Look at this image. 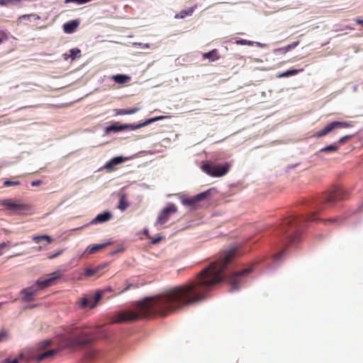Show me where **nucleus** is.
Listing matches in <instances>:
<instances>
[{
    "label": "nucleus",
    "instance_id": "37998d69",
    "mask_svg": "<svg viewBox=\"0 0 363 363\" xmlns=\"http://www.w3.org/2000/svg\"><path fill=\"white\" fill-rule=\"evenodd\" d=\"M9 246V242H4L0 244V255L2 254L1 250Z\"/></svg>",
    "mask_w": 363,
    "mask_h": 363
},
{
    "label": "nucleus",
    "instance_id": "a878e982",
    "mask_svg": "<svg viewBox=\"0 0 363 363\" xmlns=\"http://www.w3.org/2000/svg\"><path fill=\"white\" fill-rule=\"evenodd\" d=\"M338 147L335 144L329 145L320 150L321 152H335Z\"/></svg>",
    "mask_w": 363,
    "mask_h": 363
},
{
    "label": "nucleus",
    "instance_id": "1a4fd4ad",
    "mask_svg": "<svg viewBox=\"0 0 363 363\" xmlns=\"http://www.w3.org/2000/svg\"><path fill=\"white\" fill-rule=\"evenodd\" d=\"M113 215L109 211H104L102 213L97 215L94 219H92L90 222V224H96V223H103L108 221Z\"/></svg>",
    "mask_w": 363,
    "mask_h": 363
},
{
    "label": "nucleus",
    "instance_id": "bb28decb",
    "mask_svg": "<svg viewBox=\"0 0 363 363\" xmlns=\"http://www.w3.org/2000/svg\"><path fill=\"white\" fill-rule=\"evenodd\" d=\"M128 203L122 198L119 201L118 208L121 211H124L128 207Z\"/></svg>",
    "mask_w": 363,
    "mask_h": 363
},
{
    "label": "nucleus",
    "instance_id": "a211bd4d",
    "mask_svg": "<svg viewBox=\"0 0 363 363\" xmlns=\"http://www.w3.org/2000/svg\"><path fill=\"white\" fill-rule=\"evenodd\" d=\"M103 269H104L103 266H98V267H95L94 269L87 268L84 271V275L86 277L94 276V274H96L97 273H99Z\"/></svg>",
    "mask_w": 363,
    "mask_h": 363
},
{
    "label": "nucleus",
    "instance_id": "aec40b11",
    "mask_svg": "<svg viewBox=\"0 0 363 363\" xmlns=\"http://www.w3.org/2000/svg\"><path fill=\"white\" fill-rule=\"evenodd\" d=\"M129 77L124 75V74H116L113 76V80L118 84H124L125 83L128 79Z\"/></svg>",
    "mask_w": 363,
    "mask_h": 363
},
{
    "label": "nucleus",
    "instance_id": "f704fd0d",
    "mask_svg": "<svg viewBox=\"0 0 363 363\" xmlns=\"http://www.w3.org/2000/svg\"><path fill=\"white\" fill-rule=\"evenodd\" d=\"M21 0H0V5L4 6L8 4H17Z\"/></svg>",
    "mask_w": 363,
    "mask_h": 363
},
{
    "label": "nucleus",
    "instance_id": "4c0bfd02",
    "mask_svg": "<svg viewBox=\"0 0 363 363\" xmlns=\"http://www.w3.org/2000/svg\"><path fill=\"white\" fill-rule=\"evenodd\" d=\"M236 43L238 45H252L255 43L252 41L247 40H238L236 41Z\"/></svg>",
    "mask_w": 363,
    "mask_h": 363
},
{
    "label": "nucleus",
    "instance_id": "412c9836",
    "mask_svg": "<svg viewBox=\"0 0 363 363\" xmlns=\"http://www.w3.org/2000/svg\"><path fill=\"white\" fill-rule=\"evenodd\" d=\"M333 125L334 127V129L335 128H348L351 127L352 123L351 122H346V121H333L332 122Z\"/></svg>",
    "mask_w": 363,
    "mask_h": 363
},
{
    "label": "nucleus",
    "instance_id": "6e6552de",
    "mask_svg": "<svg viewBox=\"0 0 363 363\" xmlns=\"http://www.w3.org/2000/svg\"><path fill=\"white\" fill-rule=\"evenodd\" d=\"M211 194V189L198 194L197 195L190 197L186 198L184 196H180L181 202L184 206H192L197 203L198 202L203 201L208 198Z\"/></svg>",
    "mask_w": 363,
    "mask_h": 363
},
{
    "label": "nucleus",
    "instance_id": "680f3d73",
    "mask_svg": "<svg viewBox=\"0 0 363 363\" xmlns=\"http://www.w3.org/2000/svg\"><path fill=\"white\" fill-rule=\"evenodd\" d=\"M22 255L21 253H18V254H16V256H18V255Z\"/></svg>",
    "mask_w": 363,
    "mask_h": 363
},
{
    "label": "nucleus",
    "instance_id": "c03bdc74",
    "mask_svg": "<svg viewBox=\"0 0 363 363\" xmlns=\"http://www.w3.org/2000/svg\"><path fill=\"white\" fill-rule=\"evenodd\" d=\"M350 138H351V135H345L344 137L340 138L339 139L338 142L340 143H345L346 140H347Z\"/></svg>",
    "mask_w": 363,
    "mask_h": 363
},
{
    "label": "nucleus",
    "instance_id": "dca6fc26",
    "mask_svg": "<svg viewBox=\"0 0 363 363\" xmlns=\"http://www.w3.org/2000/svg\"><path fill=\"white\" fill-rule=\"evenodd\" d=\"M341 199L340 193L337 191L335 192L330 193L325 196V201L328 203H333Z\"/></svg>",
    "mask_w": 363,
    "mask_h": 363
},
{
    "label": "nucleus",
    "instance_id": "ddd939ff",
    "mask_svg": "<svg viewBox=\"0 0 363 363\" xmlns=\"http://www.w3.org/2000/svg\"><path fill=\"white\" fill-rule=\"evenodd\" d=\"M123 124L114 123L106 128V133H109L111 132H119L125 130Z\"/></svg>",
    "mask_w": 363,
    "mask_h": 363
},
{
    "label": "nucleus",
    "instance_id": "603ef678",
    "mask_svg": "<svg viewBox=\"0 0 363 363\" xmlns=\"http://www.w3.org/2000/svg\"><path fill=\"white\" fill-rule=\"evenodd\" d=\"M296 238L295 236H291L289 238V240L290 242H294L296 241Z\"/></svg>",
    "mask_w": 363,
    "mask_h": 363
},
{
    "label": "nucleus",
    "instance_id": "2eb2a0df",
    "mask_svg": "<svg viewBox=\"0 0 363 363\" xmlns=\"http://www.w3.org/2000/svg\"><path fill=\"white\" fill-rule=\"evenodd\" d=\"M96 305V304H94V298L92 296L84 297L80 302V306L82 307H89L92 308Z\"/></svg>",
    "mask_w": 363,
    "mask_h": 363
},
{
    "label": "nucleus",
    "instance_id": "09e8293b",
    "mask_svg": "<svg viewBox=\"0 0 363 363\" xmlns=\"http://www.w3.org/2000/svg\"><path fill=\"white\" fill-rule=\"evenodd\" d=\"M284 253V251H282V252H279V253H278V254H277V255L274 256V259H275L276 260H279V259L283 256Z\"/></svg>",
    "mask_w": 363,
    "mask_h": 363
},
{
    "label": "nucleus",
    "instance_id": "49530a36",
    "mask_svg": "<svg viewBox=\"0 0 363 363\" xmlns=\"http://www.w3.org/2000/svg\"><path fill=\"white\" fill-rule=\"evenodd\" d=\"M42 183H43V182H42L41 180H35V181H33V182H31V186H37L40 185Z\"/></svg>",
    "mask_w": 363,
    "mask_h": 363
},
{
    "label": "nucleus",
    "instance_id": "6e6d98bb",
    "mask_svg": "<svg viewBox=\"0 0 363 363\" xmlns=\"http://www.w3.org/2000/svg\"><path fill=\"white\" fill-rule=\"evenodd\" d=\"M256 43V45H257L258 47L263 48V47H264V46H265V45H264V44H262V43H258V42H257V43Z\"/></svg>",
    "mask_w": 363,
    "mask_h": 363
},
{
    "label": "nucleus",
    "instance_id": "393cba45",
    "mask_svg": "<svg viewBox=\"0 0 363 363\" xmlns=\"http://www.w3.org/2000/svg\"><path fill=\"white\" fill-rule=\"evenodd\" d=\"M166 116H157V117L149 118V119L146 120L145 121H144L143 123H142L143 126H145V125L150 124L153 122L162 120V119L164 118Z\"/></svg>",
    "mask_w": 363,
    "mask_h": 363
},
{
    "label": "nucleus",
    "instance_id": "f257e3e1",
    "mask_svg": "<svg viewBox=\"0 0 363 363\" xmlns=\"http://www.w3.org/2000/svg\"><path fill=\"white\" fill-rule=\"evenodd\" d=\"M236 252L235 248L225 252L217 261L198 274L196 281L174 287L155 297L145 298L137 302L133 308L119 313L114 322L135 321L155 314L164 315L179 309L182 303L190 304L203 300L206 291L227 278L225 271Z\"/></svg>",
    "mask_w": 363,
    "mask_h": 363
},
{
    "label": "nucleus",
    "instance_id": "a18cd8bd",
    "mask_svg": "<svg viewBox=\"0 0 363 363\" xmlns=\"http://www.w3.org/2000/svg\"><path fill=\"white\" fill-rule=\"evenodd\" d=\"M42 240H45L48 242H51L52 240V238L50 236H49V235H43Z\"/></svg>",
    "mask_w": 363,
    "mask_h": 363
},
{
    "label": "nucleus",
    "instance_id": "e2e57ef3",
    "mask_svg": "<svg viewBox=\"0 0 363 363\" xmlns=\"http://www.w3.org/2000/svg\"><path fill=\"white\" fill-rule=\"evenodd\" d=\"M1 43V40L0 39V43Z\"/></svg>",
    "mask_w": 363,
    "mask_h": 363
},
{
    "label": "nucleus",
    "instance_id": "864d4df0",
    "mask_svg": "<svg viewBox=\"0 0 363 363\" xmlns=\"http://www.w3.org/2000/svg\"><path fill=\"white\" fill-rule=\"evenodd\" d=\"M355 22L358 24H363V20H361L359 18L354 19Z\"/></svg>",
    "mask_w": 363,
    "mask_h": 363
},
{
    "label": "nucleus",
    "instance_id": "bf43d9fd",
    "mask_svg": "<svg viewBox=\"0 0 363 363\" xmlns=\"http://www.w3.org/2000/svg\"><path fill=\"white\" fill-rule=\"evenodd\" d=\"M43 247L41 246H39L37 247V250H42Z\"/></svg>",
    "mask_w": 363,
    "mask_h": 363
},
{
    "label": "nucleus",
    "instance_id": "f3484780",
    "mask_svg": "<svg viewBox=\"0 0 363 363\" xmlns=\"http://www.w3.org/2000/svg\"><path fill=\"white\" fill-rule=\"evenodd\" d=\"M195 7L196 6H191V7L189 8L188 9L182 10V11H180L179 13H178V14H177L175 16V18H185L187 16L191 15L192 13L194 12V9H195Z\"/></svg>",
    "mask_w": 363,
    "mask_h": 363
},
{
    "label": "nucleus",
    "instance_id": "13d9d810",
    "mask_svg": "<svg viewBox=\"0 0 363 363\" xmlns=\"http://www.w3.org/2000/svg\"><path fill=\"white\" fill-rule=\"evenodd\" d=\"M148 230L147 229L144 230V234L147 235Z\"/></svg>",
    "mask_w": 363,
    "mask_h": 363
},
{
    "label": "nucleus",
    "instance_id": "9d476101",
    "mask_svg": "<svg viewBox=\"0 0 363 363\" xmlns=\"http://www.w3.org/2000/svg\"><path fill=\"white\" fill-rule=\"evenodd\" d=\"M125 160L126 158L122 156L115 157L106 163L104 168L108 170H112L116 165L120 164Z\"/></svg>",
    "mask_w": 363,
    "mask_h": 363
},
{
    "label": "nucleus",
    "instance_id": "6ab92c4d",
    "mask_svg": "<svg viewBox=\"0 0 363 363\" xmlns=\"http://www.w3.org/2000/svg\"><path fill=\"white\" fill-rule=\"evenodd\" d=\"M139 110V108H133L131 109H118L116 111V115H130L135 113Z\"/></svg>",
    "mask_w": 363,
    "mask_h": 363
},
{
    "label": "nucleus",
    "instance_id": "b1692460",
    "mask_svg": "<svg viewBox=\"0 0 363 363\" xmlns=\"http://www.w3.org/2000/svg\"><path fill=\"white\" fill-rule=\"evenodd\" d=\"M23 358V354H21L18 357L11 358L10 357L6 358L1 363H18Z\"/></svg>",
    "mask_w": 363,
    "mask_h": 363
},
{
    "label": "nucleus",
    "instance_id": "c9c22d12",
    "mask_svg": "<svg viewBox=\"0 0 363 363\" xmlns=\"http://www.w3.org/2000/svg\"><path fill=\"white\" fill-rule=\"evenodd\" d=\"M299 42L298 41H296V42H294L293 43L291 44H289L286 46L284 47V52H288L289 50H290L291 49H294L298 45Z\"/></svg>",
    "mask_w": 363,
    "mask_h": 363
},
{
    "label": "nucleus",
    "instance_id": "3c124183",
    "mask_svg": "<svg viewBox=\"0 0 363 363\" xmlns=\"http://www.w3.org/2000/svg\"><path fill=\"white\" fill-rule=\"evenodd\" d=\"M289 77V76H288V74H286V72H283L281 74H279L278 75V77H279V78H281V77Z\"/></svg>",
    "mask_w": 363,
    "mask_h": 363
},
{
    "label": "nucleus",
    "instance_id": "f03ea898",
    "mask_svg": "<svg viewBox=\"0 0 363 363\" xmlns=\"http://www.w3.org/2000/svg\"><path fill=\"white\" fill-rule=\"evenodd\" d=\"M90 338L86 334L83 333H78L73 331L68 335H60L56 339L55 342L59 346V349H51L44 352L36 357L38 361H41L45 359L51 358L59 352L60 349H77L82 347L90 342Z\"/></svg>",
    "mask_w": 363,
    "mask_h": 363
},
{
    "label": "nucleus",
    "instance_id": "c756f323",
    "mask_svg": "<svg viewBox=\"0 0 363 363\" xmlns=\"http://www.w3.org/2000/svg\"><path fill=\"white\" fill-rule=\"evenodd\" d=\"M10 338L9 332L6 330H2L0 332V342L6 341Z\"/></svg>",
    "mask_w": 363,
    "mask_h": 363
},
{
    "label": "nucleus",
    "instance_id": "423d86ee",
    "mask_svg": "<svg viewBox=\"0 0 363 363\" xmlns=\"http://www.w3.org/2000/svg\"><path fill=\"white\" fill-rule=\"evenodd\" d=\"M177 212V208L174 203H169L164 207L158 215L155 225L166 223L173 213Z\"/></svg>",
    "mask_w": 363,
    "mask_h": 363
},
{
    "label": "nucleus",
    "instance_id": "4d7b16f0",
    "mask_svg": "<svg viewBox=\"0 0 363 363\" xmlns=\"http://www.w3.org/2000/svg\"><path fill=\"white\" fill-rule=\"evenodd\" d=\"M69 57V56H68L67 54H64V59L65 60H67Z\"/></svg>",
    "mask_w": 363,
    "mask_h": 363
},
{
    "label": "nucleus",
    "instance_id": "2f4dec72",
    "mask_svg": "<svg viewBox=\"0 0 363 363\" xmlns=\"http://www.w3.org/2000/svg\"><path fill=\"white\" fill-rule=\"evenodd\" d=\"M69 52H70L69 57H71V59L73 60L78 56V55H79L81 51L79 49L74 48L71 49L69 50Z\"/></svg>",
    "mask_w": 363,
    "mask_h": 363
},
{
    "label": "nucleus",
    "instance_id": "7c9ffc66",
    "mask_svg": "<svg viewBox=\"0 0 363 363\" xmlns=\"http://www.w3.org/2000/svg\"><path fill=\"white\" fill-rule=\"evenodd\" d=\"M123 125H124V126H125V130L128 129L130 130H135L136 129L143 127L142 123H138L137 125H133V124H123Z\"/></svg>",
    "mask_w": 363,
    "mask_h": 363
},
{
    "label": "nucleus",
    "instance_id": "a19ab883",
    "mask_svg": "<svg viewBox=\"0 0 363 363\" xmlns=\"http://www.w3.org/2000/svg\"><path fill=\"white\" fill-rule=\"evenodd\" d=\"M62 252H63V250H58L56 253L49 254V255H48V259H53V258H55V257H57V256H59L60 255H61Z\"/></svg>",
    "mask_w": 363,
    "mask_h": 363
},
{
    "label": "nucleus",
    "instance_id": "4be33fe9",
    "mask_svg": "<svg viewBox=\"0 0 363 363\" xmlns=\"http://www.w3.org/2000/svg\"><path fill=\"white\" fill-rule=\"evenodd\" d=\"M203 57L206 59H209L211 61H214L218 59V52L216 50H213L210 52H206L203 54Z\"/></svg>",
    "mask_w": 363,
    "mask_h": 363
},
{
    "label": "nucleus",
    "instance_id": "58836bf2",
    "mask_svg": "<svg viewBox=\"0 0 363 363\" xmlns=\"http://www.w3.org/2000/svg\"><path fill=\"white\" fill-rule=\"evenodd\" d=\"M4 185L5 186H11V185H18L20 184V182L19 181H9V180H6L4 182Z\"/></svg>",
    "mask_w": 363,
    "mask_h": 363
},
{
    "label": "nucleus",
    "instance_id": "8fccbe9b",
    "mask_svg": "<svg viewBox=\"0 0 363 363\" xmlns=\"http://www.w3.org/2000/svg\"><path fill=\"white\" fill-rule=\"evenodd\" d=\"M160 240H161V238H160V237H159V238H155V239H153V240H152V244H157V243H158Z\"/></svg>",
    "mask_w": 363,
    "mask_h": 363
},
{
    "label": "nucleus",
    "instance_id": "0eeeda50",
    "mask_svg": "<svg viewBox=\"0 0 363 363\" xmlns=\"http://www.w3.org/2000/svg\"><path fill=\"white\" fill-rule=\"evenodd\" d=\"M1 204L7 207L10 210L15 211L18 214L23 213L25 211L30 209L28 205L17 201H12L11 199L2 200L1 201Z\"/></svg>",
    "mask_w": 363,
    "mask_h": 363
},
{
    "label": "nucleus",
    "instance_id": "9b49d317",
    "mask_svg": "<svg viewBox=\"0 0 363 363\" xmlns=\"http://www.w3.org/2000/svg\"><path fill=\"white\" fill-rule=\"evenodd\" d=\"M78 26L79 21L77 20L71 21L63 25V30L65 33H72L75 31Z\"/></svg>",
    "mask_w": 363,
    "mask_h": 363
},
{
    "label": "nucleus",
    "instance_id": "052dcab7",
    "mask_svg": "<svg viewBox=\"0 0 363 363\" xmlns=\"http://www.w3.org/2000/svg\"><path fill=\"white\" fill-rule=\"evenodd\" d=\"M357 85H355V86H354V89H354V91H356V90H357Z\"/></svg>",
    "mask_w": 363,
    "mask_h": 363
},
{
    "label": "nucleus",
    "instance_id": "ea45409f",
    "mask_svg": "<svg viewBox=\"0 0 363 363\" xmlns=\"http://www.w3.org/2000/svg\"><path fill=\"white\" fill-rule=\"evenodd\" d=\"M300 71H302V69H294L287 70L286 72V74H288V76L289 77V76L298 74Z\"/></svg>",
    "mask_w": 363,
    "mask_h": 363
},
{
    "label": "nucleus",
    "instance_id": "72a5a7b5",
    "mask_svg": "<svg viewBox=\"0 0 363 363\" xmlns=\"http://www.w3.org/2000/svg\"><path fill=\"white\" fill-rule=\"evenodd\" d=\"M91 1V0H65V4L75 3L77 5H82V4H86V3L89 2Z\"/></svg>",
    "mask_w": 363,
    "mask_h": 363
},
{
    "label": "nucleus",
    "instance_id": "de8ad7c7",
    "mask_svg": "<svg viewBox=\"0 0 363 363\" xmlns=\"http://www.w3.org/2000/svg\"><path fill=\"white\" fill-rule=\"evenodd\" d=\"M42 238H43V235L34 236L33 238V240L35 242H38L39 241L42 240Z\"/></svg>",
    "mask_w": 363,
    "mask_h": 363
},
{
    "label": "nucleus",
    "instance_id": "e433bc0d",
    "mask_svg": "<svg viewBox=\"0 0 363 363\" xmlns=\"http://www.w3.org/2000/svg\"><path fill=\"white\" fill-rule=\"evenodd\" d=\"M92 297L94 298V304H96L102 297V292L99 291Z\"/></svg>",
    "mask_w": 363,
    "mask_h": 363
},
{
    "label": "nucleus",
    "instance_id": "20e7f679",
    "mask_svg": "<svg viewBox=\"0 0 363 363\" xmlns=\"http://www.w3.org/2000/svg\"><path fill=\"white\" fill-rule=\"evenodd\" d=\"M228 162L223 164H204L201 168L203 172L211 177H223L226 174L230 169Z\"/></svg>",
    "mask_w": 363,
    "mask_h": 363
},
{
    "label": "nucleus",
    "instance_id": "4468645a",
    "mask_svg": "<svg viewBox=\"0 0 363 363\" xmlns=\"http://www.w3.org/2000/svg\"><path fill=\"white\" fill-rule=\"evenodd\" d=\"M333 130H334V127L333 125V123H330L328 124L327 125H325L322 130L318 131L315 134V136L318 137V138L322 137L323 135H327L328 133H329Z\"/></svg>",
    "mask_w": 363,
    "mask_h": 363
},
{
    "label": "nucleus",
    "instance_id": "c85d7f7f",
    "mask_svg": "<svg viewBox=\"0 0 363 363\" xmlns=\"http://www.w3.org/2000/svg\"><path fill=\"white\" fill-rule=\"evenodd\" d=\"M21 18L28 19L30 21H32L38 20L40 18V17L37 14L32 13V14L23 15L21 17Z\"/></svg>",
    "mask_w": 363,
    "mask_h": 363
},
{
    "label": "nucleus",
    "instance_id": "79ce46f5",
    "mask_svg": "<svg viewBox=\"0 0 363 363\" xmlns=\"http://www.w3.org/2000/svg\"><path fill=\"white\" fill-rule=\"evenodd\" d=\"M133 45H139L142 48H148L150 47V45L148 43H134Z\"/></svg>",
    "mask_w": 363,
    "mask_h": 363
},
{
    "label": "nucleus",
    "instance_id": "f8f14e48",
    "mask_svg": "<svg viewBox=\"0 0 363 363\" xmlns=\"http://www.w3.org/2000/svg\"><path fill=\"white\" fill-rule=\"evenodd\" d=\"M108 244H109V242H104V243H101V244L94 245L92 246H89L86 247V249L85 250L84 253H86L88 255L94 254V253L96 252L97 251H99V250L105 247Z\"/></svg>",
    "mask_w": 363,
    "mask_h": 363
},
{
    "label": "nucleus",
    "instance_id": "7ed1b4c3",
    "mask_svg": "<svg viewBox=\"0 0 363 363\" xmlns=\"http://www.w3.org/2000/svg\"><path fill=\"white\" fill-rule=\"evenodd\" d=\"M62 274V272L55 271L48 275V277L44 279H38L35 284L30 287L23 289L20 294L22 296L23 302H30L33 297L37 295L40 289H43L52 285L55 281L59 279Z\"/></svg>",
    "mask_w": 363,
    "mask_h": 363
},
{
    "label": "nucleus",
    "instance_id": "473e14b6",
    "mask_svg": "<svg viewBox=\"0 0 363 363\" xmlns=\"http://www.w3.org/2000/svg\"><path fill=\"white\" fill-rule=\"evenodd\" d=\"M51 342L52 341L50 340H44L38 344V348L39 350H43L48 346Z\"/></svg>",
    "mask_w": 363,
    "mask_h": 363
},
{
    "label": "nucleus",
    "instance_id": "5701e85b",
    "mask_svg": "<svg viewBox=\"0 0 363 363\" xmlns=\"http://www.w3.org/2000/svg\"><path fill=\"white\" fill-rule=\"evenodd\" d=\"M299 220L301 221V219H297V218L290 219V220L284 221L283 225L285 227V226H289V225H293L294 223V225H296V227L297 228V231H298L299 229L301 228V225L299 223Z\"/></svg>",
    "mask_w": 363,
    "mask_h": 363
},
{
    "label": "nucleus",
    "instance_id": "cd10ccee",
    "mask_svg": "<svg viewBox=\"0 0 363 363\" xmlns=\"http://www.w3.org/2000/svg\"><path fill=\"white\" fill-rule=\"evenodd\" d=\"M96 356V351L93 350V349H90L89 350L86 354H85V360H90V359H94L95 357Z\"/></svg>",
    "mask_w": 363,
    "mask_h": 363
},
{
    "label": "nucleus",
    "instance_id": "39448f33",
    "mask_svg": "<svg viewBox=\"0 0 363 363\" xmlns=\"http://www.w3.org/2000/svg\"><path fill=\"white\" fill-rule=\"evenodd\" d=\"M250 268H247L241 272L233 273L229 276L228 279L230 284V291H235L240 289V286L243 283L242 276L250 273Z\"/></svg>",
    "mask_w": 363,
    "mask_h": 363
},
{
    "label": "nucleus",
    "instance_id": "5fc2aeb1",
    "mask_svg": "<svg viewBox=\"0 0 363 363\" xmlns=\"http://www.w3.org/2000/svg\"><path fill=\"white\" fill-rule=\"evenodd\" d=\"M277 51L284 52V47L274 50V52H277Z\"/></svg>",
    "mask_w": 363,
    "mask_h": 363
}]
</instances>
